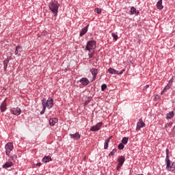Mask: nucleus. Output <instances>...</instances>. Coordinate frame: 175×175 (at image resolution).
<instances>
[{
	"label": "nucleus",
	"instance_id": "393cba45",
	"mask_svg": "<svg viewBox=\"0 0 175 175\" xmlns=\"http://www.w3.org/2000/svg\"><path fill=\"white\" fill-rule=\"evenodd\" d=\"M128 140H129V138L127 137H124L122 139V144H128Z\"/></svg>",
	"mask_w": 175,
	"mask_h": 175
},
{
	"label": "nucleus",
	"instance_id": "9b49d317",
	"mask_svg": "<svg viewBox=\"0 0 175 175\" xmlns=\"http://www.w3.org/2000/svg\"><path fill=\"white\" fill-rule=\"evenodd\" d=\"M23 52V46L18 45L16 47V50L14 51L15 55H18V57H20L21 55V53Z\"/></svg>",
	"mask_w": 175,
	"mask_h": 175
},
{
	"label": "nucleus",
	"instance_id": "f8f14e48",
	"mask_svg": "<svg viewBox=\"0 0 175 175\" xmlns=\"http://www.w3.org/2000/svg\"><path fill=\"white\" fill-rule=\"evenodd\" d=\"M70 137L71 139H73V140H80L81 135L79 132H77L75 134H70Z\"/></svg>",
	"mask_w": 175,
	"mask_h": 175
},
{
	"label": "nucleus",
	"instance_id": "dca6fc26",
	"mask_svg": "<svg viewBox=\"0 0 175 175\" xmlns=\"http://www.w3.org/2000/svg\"><path fill=\"white\" fill-rule=\"evenodd\" d=\"M90 73H92L93 76V80H95L96 79V76H98V69L96 68L90 69Z\"/></svg>",
	"mask_w": 175,
	"mask_h": 175
},
{
	"label": "nucleus",
	"instance_id": "cd10ccee",
	"mask_svg": "<svg viewBox=\"0 0 175 175\" xmlns=\"http://www.w3.org/2000/svg\"><path fill=\"white\" fill-rule=\"evenodd\" d=\"M111 36L112 38H113V40H115V41H117L118 40V36L117 35V33H112Z\"/></svg>",
	"mask_w": 175,
	"mask_h": 175
},
{
	"label": "nucleus",
	"instance_id": "4c0bfd02",
	"mask_svg": "<svg viewBox=\"0 0 175 175\" xmlns=\"http://www.w3.org/2000/svg\"><path fill=\"white\" fill-rule=\"evenodd\" d=\"M36 166H42V163H38L36 164Z\"/></svg>",
	"mask_w": 175,
	"mask_h": 175
},
{
	"label": "nucleus",
	"instance_id": "7c9ffc66",
	"mask_svg": "<svg viewBox=\"0 0 175 175\" xmlns=\"http://www.w3.org/2000/svg\"><path fill=\"white\" fill-rule=\"evenodd\" d=\"M94 12L98 14H100L102 13V10L100 8H96Z\"/></svg>",
	"mask_w": 175,
	"mask_h": 175
},
{
	"label": "nucleus",
	"instance_id": "2f4dec72",
	"mask_svg": "<svg viewBox=\"0 0 175 175\" xmlns=\"http://www.w3.org/2000/svg\"><path fill=\"white\" fill-rule=\"evenodd\" d=\"M106 88H107V85L104 83L101 85V91H105V90H106Z\"/></svg>",
	"mask_w": 175,
	"mask_h": 175
},
{
	"label": "nucleus",
	"instance_id": "c9c22d12",
	"mask_svg": "<svg viewBox=\"0 0 175 175\" xmlns=\"http://www.w3.org/2000/svg\"><path fill=\"white\" fill-rule=\"evenodd\" d=\"M88 55L89 58H92V57H94V52L89 53Z\"/></svg>",
	"mask_w": 175,
	"mask_h": 175
},
{
	"label": "nucleus",
	"instance_id": "c756f323",
	"mask_svg": "<svg viewBox=\"0 0 175 175\" xmlns=\"http://www.w3.org/2000/svg\"><path fill=\"white\" fill-rule=\"evenodd\" d=\"M10 161H13L14 162L17 160V155L14 154L10 157Z\"/></svg>",
	"mask_w": 175,
	"mask_h": 175
},
{
	"label": "nucleus",
	"instance_id": "6e6552de",
	"mask_svg": "<svg viewBox=\"0 0 175 175\" xmlns=\"http://www.w3.org/2000/svg\"><path fill=\"white\" fill-rule=\"evenodd\" d=\"M124 72H125V69L122 70L120 72L116 70V69L113 68H109L108 69V73H109L110 75H122V73H124Z\"/></svg>",
	"mask_w": 175,
	"mask_h": 175
},
{
	"label": "nucleus",
	"instance_id": "c85d7f7f",
	"mask_svg": "<svg viewBox=\"0 0 175 175\" xmlns=\"http://www.w3.org/2000/svg\"><path fill=\"white\" fill-rule=\"evenodd\" d=\"M124 147L125 146H124V144L122 143L119 144L118 146V150H124Z\"/></svg>",
	"mask_w": 175,
	"mask_h": 175
},
{
	"label": "nucleus",
	"instance_id": "f3484780",
	"mask_svg": "<svg viewBox=\"0 0 175 175\" xmlns=\"http://www.w3.org/2000/svg\"><path fill=\"white\" fill-rule=\"evenodd\" d=\"M79 83H81L82 85H88V84H90V80L83 77L79 80Z\"/></svg>",
	"mask_w": 175,
	"mask_h": 175
},
{
	"label": "nucleus",
	"instance_id": "2eb2a0df",
	"mask_svg": "<svg viewBox=\"0 0 175 175\" xmlns=\"http://www.w3.org/2000/svg\"><path fill=\"white\" fill-rule=\"evenodd\" d=\"M88 27H90L89 25H88L86 27H83L79 33V36L81 38L83 35H85L87 32H88Z\"/></svg>",
	"mask_w": 175,
	"mask_h": 175
},
{
	"label": "nucleus",
	"instance_id": "1a4fd4ad",
	"mask_svg": "<svg viewBox=\"0 0 175 175\" xmlns=\"http://www.w3.org/2000/svg\"><path fill=\"white\" fill-rule=\"evenodd\" d=\"M172 85H173V78L169 81L167 85L161 91V95H163L165 92L167 91V90H170V88H172Z\"/></svg>",
	"mask_w": 175,
	"mask_h": 175
},
{
	"label": "nucleus",
	"instance_id": "39448f33",
	"mask_svg": "<svg viewBox=\"0 0 175 175\" xmlns=\"http://www.w3.org/2000/svg\"><path fill=\"white\" fill-rule=\"evenodd\" d=\"M118 165L116 166V170L120 172V170L121 169V167L122 166V165H124V163L125 162V157L124 156H120L118 158Z\"/></svg>",
	"mask_w": 175,
	"mask_h": 175
},
{
	"label": "nucleus",
	"instance_id": "20e7f679",
	"mask_svg": "<svg viewBox=\"0 0 175 175\" xmlns=\"http://www.w3.org/2000/svg\"><path fill=\"white\" fill-rule=\"evenodd\" d=\"M95 49H96V41L94 40L88 41L85 50L91 52V50H95Z\"/></svg>",
	"mask_w": 175,
	"mask_h": 175
},
{
	"label": "nucleus",
	"instance_id": "412c9836",
	"mask_svg": "<svg viewBox=\"0 0 175 175\" xmlns=\"http://www.w3.org/2000/svg\"><path fill=\"white\" fill-rule=\"evenodd\" d=\"M42 162H44V163H47L48 162L53 161V159H51V157H50V156H45L42 158Z\"/></svg>",
	"mask_w": 175,
	"mask_h": 175
},
{
	"label": "nucleus",
	"instance_id": "ddd939ff",
	"mask_svg": "<svg viewBox=\"0 0 175 175\" xmlns=\"http://www.w3.org/2000/svg\"><path fill=\"white\" fill-rule=\"evenodd\" d=\"M7 106L8 105L6 103V99H5L0 106V110L2 113H3L4 111H6V109H8Z\"/></svg>",
	"mask_w": 175,
	"mask_h": 175
},
{
	"label": "nucleus",
	"instance_id": "7ed1b4c3",
	"mask_svg": "<svg viewBox=\"0 0 175 175\" xmlns=\"http://www.w3.org/2000/svg\"><path fill=\"white\" fill-rule=\"evenodd\" d=\"M165 161L166 163V169L167 172H174L175 170L174 162H172V161H170V159H165Z\"/></svg>",
	"mask_w": 175,
	"mask_h": 175
},
{
	"label": "nucleus",
	"instance_id": "f03ea898",
	"mask_svg": "<svg viewBox=\"0 0 175 175\" xmlns=\"http://www.w3.org/2000/svg\"><path fill=\"white\" fill-rule=\"evenodd\" d=\"M41 102L42 107H45V108L47 107V109H51L53 106H54V100L51 97H49L48 100L42 98Z\"/></svg>",
	"mask_w": 175,
	"mask_h": 175
},
{
	"label": "nucleus",
	"instance_id": "58836bf2",
	"mask_svg": "<svg viewBox=\"0 0 175 175\" xmlns=\"http://www.w3.org/2000/svg\"><path fill=\"white\" fill-rule=\"evenodd\" d=\"M88 103H89L88 101H85V102L84 103L85 106H87V105H88Z\"/></svg>",
	"mask_w": 175,
	"mask_h": 175
},
{
	"label": "nucleus",
	"instance_id": "a211bd4d",
	"mask_svg": "<svg viewBox=\"0 0 175 175\" xmlns=\"http://www.w3.org/2000/svg\"><path fill=\"white\" fill-rule=\"evenodd\" d=\"M57 122H58V119L56 118H52L49 119V125H51V126H54Z\"/></svg>",
	"mask_w": 175,
	"mask_h": 175
},
{
	"label": "nucleus",
	"instance_id": "4468645a",
	"mask_svg": "<svg viewBox=\"0 0 175 175\" xmlns=\"http://www.w3.org/2000/svg\"><path fill=\"white\" fill-rule=\"evenodd\" d=\"M146 126V123L143 122V120H141L139 122H137L136 131H140L142 128H144Z\"/></svg>",
	"mask_w": 175,
	"mask_h": 175
},
{
	"label": "nucleus",
	"instance_id": "0eeeda50",
	"mask_svg": "<svg viewBox=\"0 0 175 175\" xmlns=\"http://www.w3.org/2000/svg\"><path fill=\"white\" fill-rule=\"evenodd\" d=\"M102 125H103V122H99L96 125L92 126L90 129V131L92 132H98V131H100V128H102Z\"/></svg>",
	"mask_w": 175,
	"mask_h": 175
},
{
	"label": "nucleus",
	"instance_id": "e433bc0d",
	"mask_svg": "<svg viewBox=\"0 0 175 175\" xmlns=\"http://www.w3.org/2000/svg\"><path fill=\"white\" fill-rule=\"evenodd\" d=\"M149 87H150V85H145V86L144 87L143 90H144V91H146V90H147V88H148Z\"/></svg>",
	"mask_w": 175,
	"mask_h": 175
},
{
	"label": "nucleus",
	"instance_id": "f257e3e1",
	"mask_svg": "<svg viewBox=\"0 0 175 175\" xmlns=\"http://www.w3.org/2000/svg\"><path fill=\"white\" fill-rule=\"evenodd\" d=\"M49 9L52 12L54 16H58V9L59 8V3L55 0H52L49 4Z\"/></svg>",
	"mask_w": 175,
	"mask_h": 175
},
{
	"label": "nucleus",
	"instance_id": "b1692460",
	"mask_svg": "<svg viewBox=\"0 0 175 175\" xmlns=\"http://www.w3.org/2000/svg\"><path fill=\"white\" fill-rule=\"evenodd\" d=\"M8 64H9V59H4V61H3V68H4L5 72H6V69H8Z\"/></svg>",
	"mask_w": 175,
	"mask_h": 175
},
{
	"label": "nucleus",
	"instance_id": "5701e85b",
	"mask_svg": "<svg viewBox=\"0 0 175 175\" xmlns=\"http://www.w3.org/2000/svg\"><path fill=\"white\" fill-rule=\"evenodd\" d=\"M156 6L159 10H162V9H163V5H162V0H159L157 3Z\"/></svg>",
	"mask_w": 175,
	"mask_h": 175
},
{
	"label": "nucleus",
	"instance_id": "473e14b6",
	"mask_svg": "<svg viewBox=\"0 0 175 175\" xmlns=\"http://www.w3.org/2000/svg\"><path fill=\"white\" fill-rule=\"evenodd\" d=\"M165 152H166V157H165V159H170L169 158V149H166L165 150Z\"/></svg>",
	"mask_w": 175,
	"mask_h": 175
},
{
	"label": "nucleus",
	"instance_id": "72a5a7b5",
	"mask_svg": "<svg viewBox=\"0 0 175 175\" xmlns=\"http://www.w3.org/2000/svg\"><path fill=\"white\" fill-rule=\"evenodd\" d=\"M46 111V107H42V110L40 111V114H44Z\"/></svg>",
	"mask_w": 175,
	"mask_h": 175
},
{
	"label": "nucleus",
	"instance_id": "ea45409f",
	"mask_svg": "<svg viewBox=\"0 0 175 175\" xmlns=\"http://www.w3.org/2000/svg\"><path fill=\"white\" fill-rule=\"evenodd\" d=\"M137 175H144V174H137Z\"/></svg>",
	"mask_w": 175,
	"mask_h": 175
},
{
	"label": "nucleus",
	"instance_id": "4be33fe9",
	"mask_svg": "<svg viewBox=\"0 0 175 175\" xmlns=\"http://www.w3.org/2000/svg\"><path fill=\"white\" fill-rule=\"evenodd\" d=\"M173 117H174V112L172 111L166 114L165 118L167 120H170L171 118H173Z\"/></svg>",
	"mask_w": 175,
	"mask_h": 175
},
{
	"label": "nucleus",
	"instance_id": "9d476101",
	"mask_svg": "<svg viewBox=\"0 0 175 175\" xmlns=\"http://www.w3.org/2000/svg\"><path fill=\"white\" fill-rule=\"evenodd\" d=\"M10 112L14 116H20L21 114V109H20L19 107L12 108L10 109Z\"/></svg>",
	"mask_w": 175,
	"mask_h": 175
},
{
	"label": "nucleus",
	"instance_id": "a878e982",
	"mask_svg": "<svg viewBox=\"0 0 175 175\" xmlns=\"http://www.w3.org/2000/svg\"><path fill=\"white\" fill-rule=\"evenodd\" d=\"M135 13H137V14H139V11H137L135 7H131V14H135Z\"/></svg>",
	"mask_w": 175,
	"mask_h": 175
},
{
	"label": "nucleus",
	"instance_id": "6ab92c4d",
	"mask_svg": "<svg viewBox=\"0 0 175 175\" xmlns=\"http://www.w3.org/2000/svg\"><path fill=\"white\" fill-rule=\"evenodd\" d=\"M13 166V162L8 161L2 165L3 169H8V167H12Z\"/></svg>",
	"mask_w": 175,
	"mask_h": 175
},
{
	"label": "nucleus",
	"instance_id": "423d86ee",
	"mask_svg": "<svg viewBox=\"0 0 175 175\" xmlns=\"http://www.w3.org/2000/svg\"><path fill=\"white\" fill-rule=\"evenodd\" d=\"M5 148L6 155H10V152L13 151L14 148L13 144L8 142L7 144H5Z\"/></svg>",
	"mask_w": 175,
	"mask_h": 175
},
{
	"label": "nucleus",
	"instance_id": "f704fd0d",
	"mask_svg": "<svg viewBox=\"0 0 175 175\" xmlns=\"http://www.w3.org/2000/svg\"><path fill=\"white\" fill-rule=\"evenodd\" d=\"M172 125H173V122H170L169 123H167L165 126L166 128L169 127V126H172Z\"/></svg>",
	"mask_w": 175,
	"mask_h": 175
},
{
	"label": "nucleus",
	"instance_id": "bb28decb",
	"mask_svg": "<svg viewBox=\"0 0 175 175\" xmlns=\"http://www.w3.org/2000/svg\"><path fill=\"white\" fill-rule=\"evenodd\" d=\"M117 152V148H114L112 151L109 154V157H113Z\"/></svg>",
	"mask_w": 175,
	"mask_h": 175
},
{
	"label": "nucleus",
	"instance_id": "aec40b11",
	"mask_svg": "<svg viewBox=\"0 0 175 175\" xmlns=\"http://www.w3.org/2000/svg\"><path fill=\"white\" fill-rule=\"evenodd\" d=\"M111 139V137H109L105 142L104 144V150H107L109 148V143H110V140Z\"/></svg>",
	"mask_w": 175,
	"mask_h": 175
}]
</instances>
